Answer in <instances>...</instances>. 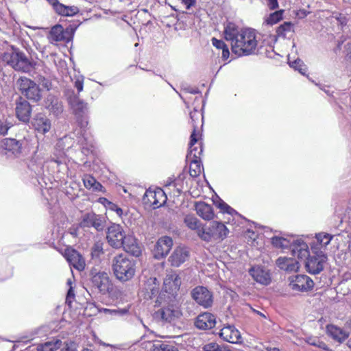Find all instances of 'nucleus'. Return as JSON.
<instances>
[{"label":"nucleus","mask_w":351,"mask_h":351,"mask_svg":"<svg viewBox=\"0 0 351 351\" xmlns=\"http://www.w3.org/2000/svg\"><path fill=\"white\" fill-rule=\"evenodd\" d=\"M221 348L217 343H210L204 346V351H221Z\"/></svg>","instance_id":"49530a36"},{"label":"nucleus","mask_w":351,"mask_h":351,"mask_svg":"<svg viewBox=\"0 0 351 351\" xmlns=\"http://www.w3.org/2000/svg\"><path fill=\"white\" fill-rule=\"evenodd\" d=\"M347 346L351 350V338L348 339V341H347Z\"/></svg>","instance_id":"69168bd1"},{"label":"nucleus","mask_w":351,"mask_h":351,"mask_svg":"<svg viewBox=\"0 0 351 351\" xmlns=\"http://www.w3.org/2000/svg\"><path fill=\"white\" fill-rule=\"evenodd\" d=\"M267 5L269 8V10H274L278 8V0H266Z\"/></svg>","instance_id":"603ef678"},{"label":"nucleus","mask_w":351,"mask_h":351,"mask_svg":"<svg viewBox=\"0 0 351 351\" xmlns=\"http://www.w3.org/2000/svg\"><path fill=\"white\" fill-rule=\"evenodd\" d=\"M155 314L157 318L167 323H173L182 315L179 304L174 301L158 309Z\"/></svg>","instance_id":"6e6552de"},{"label":"nucleus","mask_w":351,"mask_h":351,"mask_svg":"<svg viewBox=\"0 0 351 351\" xmlns=\"http://www.w3.org/2000/svg\"><path fill=\"white\" fill-rule=\"evenodd\" d=\"M212 44L216 48L221 49H223V48L227 47V45L224 43V42L223 40H218V39H217L215 38H212Z\"/></svg>","instance_id":"de8ad7c7"},{"label":"nucleus","mask_w":351,"mask_h":351,"mask_svg":"<svg viewBox=\"0 0 351 351\" xmlns=\"http://www.w3.org/2000/svg\"><path fill=\"white\" fill-rule=\"evenodd\" d=\"M53 8L54 10H56V5H58L60 3L58 0H47Z\"/></svg>","instance_id":"052dcab7"},{"label":"nucleus","mask_w":351,"mask_h":351,"mask_svg":"<svg viewBox=\"0 0 351 351\" xmlns=\"http://www.w3.org/2000/svg\"><path fill=\"white\" fill-rule=\"evenodd\" d=\"M112 269L116 278L123 282L130 280L135 275L136 263L125 254H119L112 260Z\"/></svg>","instance_id":"f03ea898"},{"label":"nucleus","mask_w":351,"mask_h":351,"mask_svg":"<svg viewBox=\"0 0 351 351\" xmlns=\"http://www.w3.org/2000/svg\"><path fill=\"white\" fill-rule=\"evenodd\" d=\"M75 29L71 27L65 29L61 25H56L51 27L48 38L51 44L58 42L69 43L73 38Z\"/></svg>","instance_id":"1a4fd4ad"},{"label":"nucleus","mask_w":351,"mask_h":351,"mask_svg":"<svg viewBox=\"0 0 351 351\" xmlns=\"http://www.w3.org/2000/svg\"><path fill=\"white\" fill-rule=\"evenodd\" d=\"M74 297H75L74 291L73 290L72 287H70V288L68 291V293H67L66 298V303L70 304L72 302L73 300L74 299Z\"/></svg>","instance_id":"864d4df0"},{"label":"nucleus","mask_w":351,"mask_h":351,"mask_svg":"<svg viewBox=\"0 0 351 351\" xmlns=\"http://www.w3.org/2000/svg\"><path fill=\"white\" fill-rule=\"evenodd\" d=\"M189 250L184 246L177 247L169 258L171 266L178 267L189 257Z\"/></svg>","instance_id":"6ab92c4d"},{"label":"nucleus","mask_w":351,"mask_h":351,"mask_svg":"<svg viewBox=\"0 0 351 351\" xmlns=\"http://www.w3.org/2000/svg\"><path fill=\"white\" fill-rule=\"evenodd\" d=\"M124 234L122 227L118 224L110 226L106 232L108 243L114 248H120L124 244Z\"/></svg>","instance_id":"9b49d317"},{"label":"nucleus","mask_w":351,"mask_h":351,"mask_svg":"<svg viewBox=\"0 0 351 351\" xmlns=\"http://www.w3.org/2000/svg\"><path fill=\"white\" fill-rule=\"evenodd\" d=\"M124 250L132 255L138 257L141 254V249L137 243L134 245H128L124 247Z\"/></svg>","instance_id":"79ce46f5"},{"label":"nucleus","mask_w":351,"mask_h":351,"mask_svg":"<svg viewBox=\"0 0 351 351\" xmlns=\"http://www.w3.org/2000/svg\"><path fill=\"white\" fill-rule=\"evenodd\" d=\"M192 298L199 305L205 308L210 306L213 304V295L208 289L202 286H198L193 289Z\"/></svg>","instance_id":"2eb2a0df"},{"label":"nucleus","mask_w":351,"mask_h":351,"mask_svg":"<svg viewBox=\"0 0 351 351\" xmlns=\"http://www.w3.org/2000/svg\"><path fill=\"white\" fill-rule=\"evenodd\" d=\"M15 112L16 117L21 121L27 123L32 114L31 105L25 98L19 97L16 101Z\"/></svg>","instance_id":"dca6fc26"},{"label":"nucleus","mask_w":351,"mask_h":351,"mask_svg":"<svg viewBox=\"0 0 351 351\" xmlns=\"http://www.w3.org/2000/svg\"><path fill=\"white\" fill-rule=\"evenodd\" d=\"M292 23L291 22H285L280 25L276 29V34L278 36H285L286 33L291 30Z\"/></svg>","instance_id":"ea45409f"},{"label":"nucleus","mask_w":351,"mask_h":351,"mask_svg":"<svg viewBox=\"0 0 351 351\" xmlns=\"http://www.w3.org/2000/svg\"><path fill=\"white\" fill-rule=\"evenodd\" d=\"M284 13L283 10H280L270 14L265 19V23L269 25H273L276 24L282 19V15Z\"/></svg>","instance_id":"4c0bfd02"},{"label":"nucleus","mask_w":351,"mask_h":351,"mask_svg":"<svg viewBox=\"0 0 351 351\" xmlns=\"http://www.w3.org/2000/svg\"><path fill=\"white\" fill-rule=\"evenodd\" d=\"M199 112L197 110H195L194 112H190V117L192 121H195V119H198Z\"/></svg>","instance_id":"bf43d9fd"},{"label":"nucleus","mask_w":351,"mask_h":351,"mask_svg":"<svg viewBox=\"0 0 351 351\" xmlns=\"http://www.w3.org/2000/svg\"><path fill=\"white\" fill-rule=\"evenodd\" d=\"M22 145L23 141L16 140L15 138H5L1 143V146L4 149L15 155L21 152Z\"/></svg>","instance_id":"c756f323"},{"label":"nucleus","mask_w":351,"mask_h":351,"mask_svg":"<svg viewBox=\"0 0 351 351\" xmlns=\"http://www.w3.org/2000/svg\"><path fill=\"white\" fill-rule=\"evenodd\" d=\"M16 86L27 99L37 102L42 98V90L35 82L26 77H21L16 82Z\"/></svg>","instance_id":"39448f33"},{"label":"nucleus","mask_w":351,"mask_h":351,"mask_svg":"<svg viewBox=\"0 0 351 351\" xmlns=\"http://www.w3.org/2000/svg\"><path fill=\"white\" fill-rule=\"evenodd\" d=\"M195 210L197 214L204 220H211L214 218L215 214L211 205L203 202L195 203Z\"/></svg>","instance_id":"c85d7f7f"},{"label":"nucleus","mask_w":351,"mask_h":351,"mask_svg":"<svg viewBox=\"0 0 351 351\" xmlns=\"http://www.w3.org/2000/svg\"><path fill=\"white\" fill-rule=\"evenodd\" d=\"M104 311L105 313H109L110 314H113V315H123L128 313V310L126 308H121V309H120V308H117V309L104 308Z\"/></svg>","instance_id":"a18cd8bd"},{"label":"nucleus","mask_w":351,"mask_h":351,"mask_svg":"<svg viewBox=\"0 0 351 351\" xmlns=\"http://www.w3.org/2000/svg\"><path fill=\"white\" fill-rule=\"evenodd\" d=\"M108 208L112 210H114L119 217L123 215V210L115 204L108 202Z\"/></svg>","instance_id":"09e8293b"},{"label":"nucleus","mask_w":351,"mask_h":351,"mask_svg":"<svg viewBox=\"0 0 351 351\" xmlns=\"http://www.w3.org/2000/svg\"><path fill=\"white\" fill-rule=\"evenodd\" d=\"M216 319L210 313H203L199 315L195 322V326L200 330H208L215 327Z\"/></svg>","instance_id":"b1692460"},{"label":"nucleus","mask_w":351,"mask_h":351,"mask_svg":"<svg viewBox=\"0 0 351 351\" xmlns=\"http://www.w3.org/2000/svg\"><path fill=\"white\" fill-rule=\"evenodd\" d=\"M173 246V240L171 237L164 236L159 238L154 245L153 255L156 259L160 260L165 258Z\"/></svg>","instance_id":"ddd939ff"},{"label":"nucleus","mask_w":351,"mask_h":351,"mask_svg":"<svg viewBox=\"0 0 351 351\" xmlns=\"http://www.w3.org/2000/svg\"><path fill=\"white\" fill-rule=\"evenodd\" d=\"M68 101L75 116H77V118L82 117L87 110V104L81 100L74 93H72V94L68 97Z\"/></svg>","instance_id":"5701e85b"},{"label":"nucleus","mask_w":351,"mask_h":351,"mask_svg":"<svg viewBox=\"0 0 351 351\" xmlns=\"http://www.w3.org/2000/svg\"><path fill=\"white\" fill-rule=\"evenodd\" d=\"M64 256L69 265L77 269L82 271L85 268V261L82 256L73 249H66L65 250Z\"/></svg>","instance_id":"aec40b11"},{"label":"nucleus","mask_w":351,"mask_h":351,"mask_svg":"<svg viewBox=\"0 0 351 351\" xmlns=\"http://www.w3.org/2000/svg\"><path fill=\"white\" fill-rule=\"evenodd\" d=\"M10 128L9 123L6 122H0V134L5 135L7 134L8 129Z\"/></svg>","instance_id":"8fccbe9b"},{"label":"nucleus","mask_w":351,"mask_h":351,"mask_svg":"<svg viewBox=\"0 0 351 351\" xmlns=\"http://www.w3.org/2000/svg\"><path fill=\"white\" fill-rule=\"evenodd\" d=\"M272 245L278 248L287 249L290 247L293 256L298 258H305L308 256V245L301 239L290 240L281 237H274L271 239Z\"/></svg>","instance_id":"20e7f679"},{"label":"nucleus","mask_w":351,"mask_h":351,"mask_svg":"<svg viewBox=\"0 0 351 351\" xmlns=\"http://www.w3.org/2000/svg\"><path fill=\"white\" fill-rule=\"evenodd\" d=\"M71 283H72L71 280V279H68V280H67V284H68L70 287H71Z\"/></svg>","instance_id":"774afa93"},{"label":"nucleus","mask_w":351,"mask_h":351,"mask_svg":"<svg viewBox=\"0 0 351 351\" xmlns=\"http://www.w3.org/2000/svg\"><path fill=\"white\" fill-rule=\"evenodd\" d=\"M55 11L60 15L72 16L77 14L80 12V9L75 5L66 6L59 3L58 5H56Z\"/></svg>","instance_id":"2f4dec72"},{"label":"nucleus","mask_w":351,"mask_h":351,"mask_svg":"<svg viewBox=\"0 0 351 351\" xmlns=\"http://www.w3.org/2000/svg\"><path fill=\"white\" fill-rule=\"evenodd\" d=\"M181 285V279L176 273H169L167 274L164 279L163 290L174 296L179 290Z\"/></svg>","instance_id":"a211bd4d"},{"label":"nucleus","mask_w":351,"mask_h":351,"mask_svg":"<svg viewBox=\"0 0 351 351\" xmlns=\"http://www.w3.org/2000/svg\"><path fill=\"white\" fill-rule=\"evenodd\" d=\"M136 243V239L132 237H125L124 239V244L122 247H125L128 245H134Z\"/></svg>","instance_id":"5fc2aeb1"},{"label":"nucleus","mask_w":351,"mask_h":351,"mask_svg":"<svg viewBox=\"0 0 351 351\" xmlns=\"http://www.w3.org/2000/svg\"><path fill=\"white\" fill-rule=\"evenodd\" d=\"M289 64L291 67L298 70L302 75H304L306 72V67L301 60L298 59L292 62L289 60Z\"/></svg>","instance_id":"37998d69"},{"label":"nucleus","mask_w":351,"mask_h":351,"mask_svg":"<svg viewBox=\"0 0 351 351\" xmlns=\"http://www.w3.org/2000/svg\"><path fill=\"white\" fill-rule=\"evenodd\" d=\"M186 226L191 230H196L197 233L202 228L201 223L199 219L192 215H188L184 217V219Z\"/></svg>","instance_id":"72a5a7b5"},{"label":"nucleus","mask_w":351,"mask_h":351,"mask_svg":"<svg viewBox=\"0 0 351 351\" xmlns=\"http://www.w3.org/2000/svg\"><path fill=\"white\" fill-rule=\"evenodd\" d=\"M326 331L332 339L339 343L343 342L349 336L346 330L332 324L326 326Z\"/></svg>","instance_id":"bb28decb"},{"label":"nucleus","mask_w":351,"mask_h":351,"mask_svg":"<svg viewBox=\"0 0 351 351\" xmlns=\"http://www.w3.org/2000/svg\"><path fill=\"white\" fill-rule=\"evenodd\" d=\"M62 345V341L59 339L47 341L44 344L38 345L36 348L37 351H55Z\"/></svg>","instance_id":"f704fd0d"},{"label":"nucleus","mask_w":351,"mask_h":351,"mask_svg":"<svg viewBox=\"0 0 351 351\" xmlns=\"http://www.w3.org/2000/svg\"><path fill=\"white\" fill-rule=\"evenodd\" d=\"M228 233V230L222 222L213 221L208 226L202 227L198 236L205 241H210L211 239H223Z\"/></svg>","instance_id":"423d86ee"},{"label":"nucleus","mask_w":351,"mask_h":351,"mask_svg":"<svg viewBox=\"0 0 351 351\" xmlns=\"http://www.w3.org/2000/svg\"><path fill=\"white\" fill-rule=\"evenodd\" d=\"M347 46H348L347 49L349 51L348 53V55L349 56L350 58H351V43L350 44L348 43Z\"/></svg>","instance_id":"e2e57ef3"},{"label":"nucleus","mask_w":351,"mask_h":351,"mask_svg":"<svg viewBox=\"0 0 351 351\" xmlns=\"http://www.w3.org/2000/svg\"><path fill=\"white\" fill-rule=\"evenodd\" d=\"M320 339L317 337H309L306 339V342L311 345L317 347V345H318Z\"/></svg>","instance_id":"3c124183"},{"label":"nucleus","mask_w":351,"mask_h":351,"mask_svg":"<svg viewBox=\"0 0 351 351\" xmlns=\"http://www.w3.org/2000/svg\"><path fill=\"white\" fill-rule=\"evenodd\" d=\"M289 286L294 291H306L313 287L314 282L306 275H296L289 277Z\"/></svg>","instance_id":"4468645a"},{"label":"nucleus","mask_w":351,"mask_h":351,"mask_svg":"<svg viewBox=\"0 0 351 351\" xmlns=\"http://www.w3.org/2000/svg\"><path fill=\"white\" fill-rule=\"evenodd\" d=\"M167 199V198L164 191L161 189H158L155 191H146L143 196V201L145 205L152 206L153 208L155 209L165 204Z\"/></svg>","instance_id":"9d476101"},{"label":"nucleus","mask_w":351,"mask_h":351,"mask_svg":"<svg viewBox=\"0 0 351 351\" xmlns=\"http://www.w3.org/2000/svg\"><path fill=\"white\" fill-rule=\"evenodd\" d=\"M152 351H178L172 345L164 343H157L153 345Z\"/></svg>","instance_id":"58836bf2"},{"label":"nucleus","mask_w":351,"mask_h":351,"mask_svg":"<svg viewBox=\"0 0 351 351\" xmlns=\"http://www.w3.org/2000/svg\"><path fill=\"white\" fill-rule=\"evenodd\" d=\"M189 160L190 161L189 173L191 176L193 178L197 177L203 170L200 159Z\"/></svg>","instance_id":"e433bc0d"},{"label":"nucleus","mask_w":351,"mask_h":351,"mask_svg":"<svg viewBox=\"0 0 351 351\" xmlns=\"http://www.w3.org/2000/svg\"><path fill=\"white\" fill-rule=\"evenodd\" d=\"M62 351H75V350L73 348L67 347L65 349L62 350Z\"/></svg>","instance_id":"338daca9"},{"label":"nucleus","mask_w":351,"mask_h":351,"mask_svg":"<svg viewBox=\"0 0 351 351\" xmlns=\"http://www.w3.org/2000/svg\"><path fill=\"white\" fill-rule=\"evenodd\" d=\"M219 335L224 341L231 343H237L241 339L240 332L231 325L224 326L221 330Z\"/></svg>","instance_id":"393cba45"},{"label":"nucleus","mask_w":351,"mask_h":351,"mask_svg":"<svg viewBox=\"0 0 351 351\" xmlns=\"http://www.w3.org/2000/svg\"><path fill=\"white\" fill-rule=\"evenodd\" d=\"M276 264L280 269L288 272L297 271L300 267L298 261L292 258L279 257Z\"/></svg>","instance_id":"cd10ccee"},{"label":"nucleus","mask_w":351,"mask_h":351,"mask_svg":"<svg viewBox=\"0 0 351 351\" xmlns=\"http://www.w3.org/2000/svg\"><path fill=\"white\" fill-rule=\"evenodd\" d=\"M230 52L228 46L222 49V58L227 60L229 58Z\"/></svg>","instance_id":"4d7b16f0"},{"label":"nucleus","mask_w":351,"mask_h":351,"mask_svg":"<svg viewBox=\"0 0 351 351\" xmlns=\"http://www.w3.org/2000/svg\"><path fill=\"white\" fill-rule=\"evenodd\" d=\"M91 283L93 287L102 294L109 293L112 287L108 274L104 271H99L93 274L91 278Z\"/></svg>","instance_id":"f8f14e48"},{"label":"nucleus","mask_w":351,"mask_h":351,"mask_svg":"<svg viewBox=\"0 0 351 351\" xmlns=\"http://www.w3.org/2000/svg\"><path fill=\"white\" fill-rule=\"evenodd\" d=\"M85 187L88 189H93L95 191H100L102 188L101 184L98 182L93 176L86 175L83 178Z\"/></svg>","instance_id":"c9c22d12"},{"label":"nucleus","mask_w":351,"mask_h":351,"mask_svg":"<svg viewBox=\"0 0 351 351\" xmlns=\"http://www.w3.org/2000/svg\"><path fill=\"white\" fill-rule=\"evenodd\" d=\"M47 108L54 115L58 116L63 111V106L62 102L54 96L49 95L46 102Z\"/></svg>","instance_id":"7c9ffc66"},{"label":"nucleus","mask_w":351,"mask_h":351,"mask_svg":"<svg viewBox=\"0 0 351 351\" xmlns=\"http://www.w3.org/2000/svg\"><path fill=\"white\" fill-rule=\"evenodd\" d=\"M224 38L230 42L232 53L238 56L256 54L258 51V40L254 29H239L232 23L224 27Z\"/></svg>","instance_id":"f257e3e1"},{"label":"nucleus","mask_w":351,"mask_h":351,"mask_svg":"<svg viewBox=\"0 0 351 351\" xmlns=\"http://www.w3.org/2000/svg\"><path fill=\"white\" fill-rule=\"evenodd\" d=\"M197 134L195 129L193 130L189 143V151L186 156L187 160L200 159L203 149L201 143H197Z\"/></svg>","instance_id":"4be33fe9"},{"label":"nucleus","mask_w":351,"mask_h":351,"mask_svg":"<svg viewBox=\"0 0 351 351\" xmlns=\"http://www.w3.org/2000/svg\"><path fill=\"white\" fill-rule=\"evenodd\" d=\"M79 123L81 128H86L88 125V121L86 119H82Z\"/></svg>","instance_id":"680f3d73"},{"label":"nucleus","mask_w":351,"mask_h":351,"mask_svg":"<svg viewBox=\"0 0 351 351\" xmlns=\"http://www.w3.org/2000/svg\"><path fill=\"white\" fill-rule=\"evenodd\" d=\"M312 256H306L305 258H298L304 261L307 271L313 274L320 273L324 268L328 261L326 254L323 251H316Z\"/></svg>","instance_id":"0eeeda50"},{"label":"nucleus","mask_w":351,"mask_h":351,"mask_svg":"<svg viewBox=\"0 0 351 351\" xmlns=\"http://www.w3.org/2000/svg\"><path fill=\"white\" fill-rule=\"evenodd\" d=\"M182 3L186 5L187 9H189L195 3V0H182Z\"/></svg>","instance_id":"13d9d810"},{"label":"nucleus","mask_w":351,"mask_h":351,"mask_svg":"<svg viewBox=\"0 0 351 351\" xmlns=\"http://www.w3.org/2000/svg\"><path fill=\"white\" fill-rule=\"evenodd\" d=\"M249 272L253 279L261 285H267L271 282L268 270L261 267H254L250 269Z\"/></svg>","instance_id":"a878e982"},{"label":"nucleus","mask_w":351,"mask_h":351,"mask_svg":"<svg viewBox=\"0 0 351 351\" xmlns=\"http://www.w3.org/2000/svg\"><path fill=\"white\" fill-rule=\"evenodd\" d=\"M80 224L82 227H93L99 231L104 228L102 217L94 213H88L84 215Z\"/></svg>","instance_id":"412c9836"},{"label":"nucleus","mask_w":351,"mask_h":351,"mask_svg":"<svg viewBox=\"0 0 351 351\" xmlns=\"http://www.w3.org/2000/svg\"><path fill=\"white\" fill-rule=\"evenodd\" d=\"M217 206L220 208V210L223 213H226L228 214H232L235 212V210L232 208L230 206H228L226 202H223L222 200H219L218 204H217Z\"/></svg>","instance_id":"c03bdc74"},{"label":"nucleus","mask_w":351,"mask_h":351,"mask_svg":"<svg viewBox=\"0 0 351 351\" xmlns=\"http://www.w3.org/2000/svg\"><path fill=\"white\" fill-rule=\"evenodd\" d=\"M34 129L38 133L45 134L51 128V120L43 113L35 114L32 120Z\"/></svg>","instance_id":"f3484780"},{"label":"nucleus","mask_w":351,"mask_h":351,"mask_svg":"<svg viewBox=\"0 0 351 351\" xmlns=\"http://www.w3.org/2000/svg\"><path fill=\"white\" fill-rule=\"evenodd\" d=\"M75 87L77 88L78 93L82 91L83 90V80L80 79H77L75 82Z\"/></svg>","instance_id":"6e6d98bb"},{"label":"nucleus","mask_w":351,"mask_h":351,"mask_svg":"<svg viewBox=\"0 0 351 351\" xmlns=\"http://www.w3.org/2000/svg\"><path fill=\"white\" fill-rule=\"evenodd\" d=\"M100 202L104 203V202H107V204H108V202H110L107 199L103 197V198H100Z\"/></svg>","instance_id":"0e129e2a"},{"label":"nucleus","mask_w":351,"mask_h":351,"mask_svg":"<svg viewBox=\"0 0 351 351\" xmlns=\"http://www.w3.org/2000/svg\"><path fill=\"white\" fill-rule=\"evenodd\" d=\"M332 236L326 233H319L316 235L317 244L315 249L322 251L330 243Z\"/></svg>","instance_id":"473e14b6"},{"label":"nucleus","mask_w":351,"mask_h":351,"mask_svg":"<svg viewBox=\"0 0 351 351\" xmlns=\"http://www.w3.org/2000/svg\"><path fill=\"white\" fill-rule=\"evenodd\" d=\"M103 252V243L101 241L95 242L91 248L92 257L93 258H99Z\"/></svg>","instance_id":"a19ab883"},{"label":"nucleus","mask_w":351,"mask_h":351,"mask_svg":"<svg viewBox=\"0 0 351 351\" xmlns=\"http://www.w3.org/2000/svg\"><path fill=\"white\" fill-rule=\"evenodd\" d=\"M2 60L15 71L29 72L33 68L32 62L26 55L16 47L11 46L2 55Z\"/></svg>","instance_id":"7ed1b4c3"}]
</instances>
